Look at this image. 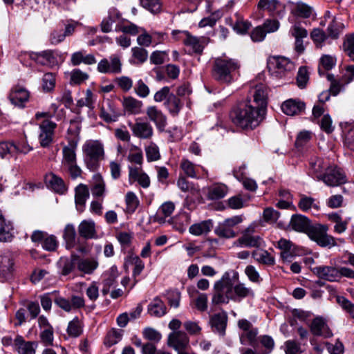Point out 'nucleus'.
<instances>
[{"mask_svg":"<svg viewBox=\"0 0 354 354\" xmlns=\"http://www.w3.org/2000/svg\"><path fill=\"white\" fill-rule=\"evenodd\" d=\"M120 13L113 9L109 10L107 17H104L101 23V30L103 32H109L112 30L113 24L120 18Z\"/></svg>","mask_w":354,"mask_h":354,"instance_id":"47","label":"nucleus"},{"mask_svg":"<svg viewBox=\"0 0 354 354\" xmlns=\"http://www.w3.org/2000/svg\"><path fill=\"white\" fill-rule=\"evenodd\" d=\"M45 182L49 188L59 194H64L67 190V187L63 179L53 173L46 175Z\"/></svg>","mask_w":354,"mask_h":354,"instance_id":"29","label":"nucleus"},{"mask_svg":"<svg viewBox=\"0 0 354 354\" xmlns=\"http://www.w3.org/2000/svg\"><path fill=\"white\" fill-rule=\"evenodd\" d=\"M129 180L137 181L143 188H147L150 185L149 176L142 171V167L129 166Z\"/></svg>","mask_w":354,"mask_h":354,"instance_id":"26","label":"nucleus"},{"mask_svg":"<svg viewBox=\"0 0 354 354\" xmlns=\"http://www.w3.org/2000/svg\"><path fill=\"white\" fill-rule=\"evenodd\" d=\"M35 62L42 65L53 67L57 64V60L52 50H44L41 53H35Z\"/></svg>","mask_w":354,"mask_h":354,"instance_id":"35","label":"nucleus"},{"mask_svg":"<svg viewBox=\"0 0 354 354\" xmlns=\"http://www.w3.org/2000/svg\"><path fill=\"white\" fill-rule=\"evenodd\" d=\"M298 207L304 212H307L311 209L318 212L320 209L319 203H317L315 198L304 194L300 196Z\"/></svg>","mask_w":354,"mask_h":354,"instance_id":"48","label":"nucleus"},{"mask_svg":"<svg viewBox=\"0 0 354 354\" xmlns=\"http://www.w3.org/2000/svg\"><path fill=\"white\" fill-rule=\"evenodd\" d=\"M118 276L119 272L118 268L115 266H111L105 274V279L103 282V288L102 290V292L104 295L109 293L111 287L116 283V279Z\"/></svg>","mask_w":354,"mask_h":354,"instance_id":"38","label":"nucleus"},{"mask_svg":"<svg viewBox=\"0 0 354 354\" xmlns=\"http://www.w3.org/2000/svg\"><path fill=\"white\" fill-rule=\"evenodd\" d=\"M164 104L169 113L173 116L177 115L183 106L180 99L174 93L169 95Z\"/></svg>","mask_w":354,"mask_h":354,"instance_id":"46","label":"nucleus"},{"mask_svg":"<svg viewBox=\"0 0 354 354\" xmlns=\"http://www.w3.org/2000/svg\"><path fill=\"white\" fill-rule=\"evenodd\" d=\"M237 326L240 330V343L244 346H255L257 342L258 328L254 327L252 324L246 319L238 320Z\"/></svg>","mask_w":354,"mask_h":354,"instance_id":"7","label":"nucleus"},{"mask_svg":"<svg viewBox=\"0 0 354 354\" xmlns=\"http://www.w3.org/2000/svg\"><path fill=\"white\" fill-rule=\"evenodd\" d=\"M305 106V103L299 100L289 99L283 102L281 110L288 115H295L301 113Z\"/></svg>","mask_w":354,"mask_h":354,"instance_id":"27","label":"nucleus"},{"mask_svg":"<svg viewBox=\"0 0 354 354\" xmlns=\"http://www.w3.org/2000/svg\"><path fill=\"white\" fill-rule=\"evenodd\" d=\"M189 342V339L187 335L183 331H174L168 336V345L179 352L185 349L188 346Z\"/></svg>","mask_w":354,"mask_h":354,"instance_id":"21","label":"nucleus"},{"mask_svg":"<svg viewBox=\"0 0 354 354\" xmlns=\"http://www.w3.org/2000/svg\"><path fill=\"white\" fill-rule=\"evenodd\" d=\"M146 114L160 131L165 130L167 126V117L160 109L156 106H150L147 108Z\"/></svg>","mask_w":354,"mask_h":354,"instance_id":"19","label":"nucleus"},{"mask_svg":"<svg viewBox=\"0 0 354 354\" xmlns=\"http://www.w3.org/2000/svg\"><path fill=\"white\" fill-rule=\"evenodd\" d=\"M328 218L335 223L334 226L335 232L342 234L346 230L349 219L343 220L341 216L337 213L328 214Z\"/></svg>","mask_w":354,"mask_h":354,"instance_id":"49","label":"nucleus"},{"mask_svg":"<svg viewBox=\"0 0 354 354\" xmlns=\"http://www.w3.org/2000/svg\"><path fill=\"white\" fill-rule=\"evenodd\" d=\"M78 232L81 237L86 239H97L98 236L95 223L93 220H84L78 225Z\"/></svg>","mask_w":354,"mask_h":354,"instance_id":"28","label":"nucleus"},{"mask_svg":"<svg viewBox=\"0 0 354 354\" xmlns=\"http://www.w3.org/2000/svg\"><path fill=\"white\" fill-rule=\"evenodd\" d=\"M310 37L313 42L315 44L316 46L321 48L326 39L327 36L322 30L319 28H315L310 33Z\"/></svg>","mask_w":354,"mask_h":354,"instance_id":"64","label":"nucleus"},{"mask_svg":"<svg viewBox=\"0 0 354 354\" xmlns=\"http://www.w3.org/2000/svg\"><path fill=\"white\" fill-rule=\"evenodd\" d=\"M71 63L74 66L80 65L82 63L91 65L96 62V59L93 55H85L83 51L75 52L71 55Z\"/></svg>","mask_w":354,"mask_h":354,"instance_id":"44","label":"nucleus"},{"mask_svg":"<svg viewBox=\"0 0 354 354\" xmlns=\"http://www.w3.org/2000/svg\"><path fill=\"white\" fill-rule=\"evenodd\" d=\"M343 50L351 59H354V32L345 36Z\"/></svg>","mask_w":354,"mask_h":354,"instance_id":"58","label":"nucleus"},{"mask_svg":"<svg viewBox=\"0 0 354 354\" xmlns=\"http://www.w3.org/2000/svg\"><path fill=\"white\" fill-rule=\"evenodd\" d=\"M66 331L68 336L71 337H77L82 334V324L77 317L69 322Z\"/></svg>","mask_w":354,"mask_h":354,"instance_id":"52","label":"nucleus"},{"mask_svg":"<svg viewBox=\"0 0 354 354\" xmlns=\"http://www.w3.org/2000/svg\"><path fill=\"white\" fill-rule=\"evenodd\" d=\"M180 166L187 176L192 178H198L196 175V168L198 167V165H194L188 159L183 158Z\"/></svg>","mask_w":354,"mask_h":354,"instance_id":"54","label":"nucleus"},{"mask_svg":"<svg viewBox=\"0 0 354 354\" xmlns=\"http://www.w3.org/2000/svg\"><path fill=\"white\" fill-rule=\"evenodd\" d=\"M127 160L131 164L138 165L134 166L135 167H142L143 163V153L142 149L136 145H131L129 149Z\"/></svg>","mask_w":354,"mask_h":354,"instance_id":"41","label":"nucleus"},{"mask_svg":"<svg viewBox=\"0 0 354 354\" xmlns=\"http://www.w3.org/2000/svg\"><path fill=\"white\" fill-rule=\"evenodd\" d=\"M268 66L274 75L281 77L285 72L294 68V64L284 57H273L269 59Z\"/></svg>","mask_w":354,"mask_h":354,"instance_id":"13","label":"nucleus"},{"mask_svg":"<svg viewBox=\"0 0 354 354\" xmlns=\"http://www.w3.org/2000/svg\"><path fill=\"white\" fill-rule=\"evenodd\" d=\"M186 37L183 43L187 47H189L192 53H201L204 47L207 44L208 39L206 37H196L192 36L188 32H183Z\"/></svg>","mask_w":354,"mask_h":354,"instance_id":"22","label":"nucleus"},{"mask_svg":"<svg viewBox=\"0 0 354 354\" xmlns=\"http://www.w3.org/2000/svg\"><path fill=\"white\" fill-rule=\"evenodd\" d=\"M95 99L91 90H87L85 94V97L79 100L77 102L78 107L87 106L90 109L94 108V103Z\"/></svg>","mask_w":354,"mask_h":354,"instance_id":"63","label":"nucleus"},{"mask_svg":"<svg viewBox=\"0 0 354 354\" xmlns=\"http://www.w3.org/2000/svg\"><path fill=\"white\" fill-rule=\"evenodd\" d=\"M15 351L18 354H35L37 343L26 341L21 335H17L13 342Z\"/></svg>","mask_w":354,"mask_h":354,"instance_id":"23","label":"nucleus"},{"mask_svg":"<svg viewBox=\"0 0 354 354\" xmlns=\"http://www.w3.org/2000/svg\"><path fill=\"white\" fill-rule=\"evenodd\" d=\"M15 260L11 252L6 250L0 254V281L7 282L12 279Z\"/></svg>","mask_w":354,"mask_h":354,"instance_id":"10","label":"nucleus"},{"mask_svg":"<svg viewBox=\"0 0 354 354\" xmlns=\"http://www.w3.org/2000/svg\"><path fill=\"white\" fill-rule=\"evenodd\" d=\"M122 105L125 112L131 115H138L142 112L143 104L141 101L128 96L123 99Z\"/></svg>","mask_w":354,"mask_h":354,"instance_id":"36","label":"nucleus"},{"mask_svg":"<svg viewBox=\"0 0 354 354\" xmlns=\"http://www.w3.org/2000/svg\"><path fill=\"white\" fill-rule=\"evenodd\" d=\"M239 65L235 59L223 57L216 58L212 69V76L218 82L230 84L234 80V73Z\"/></svg>","mask_w":354,"mask_h":354,"instance_id":"4","label":"nucleus"},{"mask_svg":"<svg viewBox=\"0 0 354 354\" xmlns=\"http://www.w3.org/2000/svg\"><path fill=\"white\" fill-rule=\"evenodd\" d=\"M57 124L50 119H44L39 124L38 140L42 147H48L53 142Z\"/></svg>","mask_w":354,"mask_h":354,"instance_id":"9","label":"nucleus"},{"mask_svg":"<svg viewBox=\"0 0 354 354\" xmlns=\"http://www.w3.org/2000/svg\"><path fill=\"white\" fill-rule=\"evenodd\" d=\"M310 332L315 336H322L325 338L333 336V333L330 329L327 321L322 317H315L310 324Z\"/></svg>","mask_w":354,"mask_h":354,"instance_id":"15","label":"nucleus"},{"mask_svg":"<svg viewBox=\"0 0 354 354\" xmlns=\"http://www.w3.org/2000/svg\"><path fill=\"white\" fill-rule=\"evenodd\" d=\"M319 180H322L326 185L336 187L346 183V177L343 170L337 166L328 167L322 174Z\"/></svg>","mask_w":354,"mask_h":354,"instance_id":"11","label":"nucleus"},{"mask_svg":"<svg viewBox=\"0 0 354 354\" xmlns=\"http://www.w3.org/2000/svg\"><path fill=\"white\" fill-rule=\"evenodd\" d=\"M323 160L317 156H312L309 160V174L318 180L323 174Z\"/></svg>","mask_w":354,"mask_h":354,"instance_id":"45","label":"nucleus"},{"mask_svg":"<svg viewBox=\"0 0 354 354\" xmlns=\"http://www.w3.org/2000/svg\"><path fill=\"white\" fill-rule=\"evenodd\" d=\"M289 225L293 230L299 232H308L310 227L308 218L301 214L292 215Z\"/></svg>","mask_w":354,"mask_h":354,"instance_id":"37","label":"nucleus"},{"mask_svg":"<svg viewBox=\"0 0 354 354\" xmlns=\"http://www.w3.org/2000/svg\"><path fill=\"white\" fill-rule=\"evenodd\" d=\"M122 62L118 55H112L108 59H102L97 64V71L104 74H119L122 72Z\"/></svg>","mask_w":354,"mask_h":354,"instance_id":"14","label":"nucleus"},{"mask_svg":"<svg viewBox=\"0 0 354 354\" xmlns=\"http://www.w3.org/2000/svg\"><path fill=\"white\" fill-rule=\"evenodd\" d=\"M77 234L75 226L73 224H67L63 232V239L65 241L66 248L71 250L76 245Z\"/></svg>","mask_w":354,"mask_h":354,"instance_id":"40","label":"nucleus"},{"mask_svg":"<svg viewBox=\"0 0 354 354\" xmlns=\"http://www.w3.org/2000/svg\"><path fill=\"white\" fill-rule=\"evenodd\" d=\"M227 193V187L224 184H215L208 189L207 197L210 200L223 198Z\"/></svg>","mask_w":354,"mask_h":354,"instance_id":"50","label":"nucleus"},{"mask_svg":"<svg viewBox=\"0 0 354 354\" xmlns=\"http://www.w3.org/2000/svg\"><path fill=\"white\" fill-rule=\"evenodd\" d=\"M344 28V24L335 18L328 26V35L333 39H337Z\"/></svg>","mask_w":354,"mask_h":354,"instance_id":"55","label":"nucleus"},{"mask_svg":"<svg viewBox=\"0 0 354 354\" xmlns=\"http://www.w3.org/2000/svg\"><path fill=\"white\" fill-rule=\"evenodd\" d=\"M145 153L148 162L157 161L160 158L159 148L154 142H150L145 147Z\"/></svg>","mask_w":354,"mask_h":354,"instance_id":"56","label":"nucleus"},{"mask_svg":"<svg viewBox=\"0 0 354 354\" xmlns=\"http://www.w3.org/2000/svg\"><path fill=\"white\" fill-rule=\"evenodd\" d=\"M254 292L239 281V274L235 270L225 272L213 286L211 301L213 305L227 304L230 301L240 302L245 298H253Z\"/></svg>","mask_w":354,"mask_h":354,"instance_id":"1","label":"nucleus"},{"mask_svg":"<svg viewBox=\"0 0 354 354\" xmlns=\"http://www.w3.org/2000/svg\"><path fill=\"white\" fill-rule=\"evenodd\" d=\"M129 127L133 135L140 139H151L153 135V128L149 122L138 118L134 122H129Z\"/></svg>","mask_w":354,"mask_h":354,"instance_id":"12","label":"nucleus"},{"mask_svg":"<svg viewBox=\"0 0 354 354\" xmlns=\"http://www.w3.org/2000/svg\"><path fill=\"white\" fill-rule=\"evenodd\" d=\"M213 227V223L211 219L205 220L202 222L192 225L189 228L190 234L194 236H201L207 234Z\"/></svg>","mask_w":354,"mask_h":354,"instance_id":"39","label":"nucleus"},{"mask_svg":"<svg viewBox=\"0 0 354 354\" xmlns=\"http://www.w3.org/2000/svg\"><path fill=\"white\" fill-rule=\"evenodd\" d=\"M328 227L326 225L316 224L310 226L307 232L308 237L321 247L331 248L337 245L335 239L328 234Z\"/></svg>","mask_w":354,"mask_h":354,"instance_id":"6","label":"nucleus"},{"mask_svg":"<svg viewBox=\"0 0 354 354\" xmlns=\"http://www.w3.org/2000/svg\"><path fill=\"white\" fill-rule=\"evenodd\" d=\"M77 140L71 139L62 149L61 169L64 172H67L73 179L82 174V169L77 162Z\"/></svg>","mask_w":354,"mask_h":354,"instance_id":"3","label":"nucleus"},{"mask_svg":"<svg viewBox=\"0 0 354 354\" xmlns=\"http://www.w3.org/2000/svg\"><path fill=\"white\" fill-rule=\"evenodd\" d=\"M119 115L118 110L110 101H107L102 105L100 116L105 122H115L118 120Z\"/></svg>","mask_w":354,"mask_h":354,"instance_id":"34","label":"nucleus"},{"mask_svg":"<svg viewBox=\"0 0 354 354\" xmlns=\"http://www.w3.org/2000/svg\"><path fill=\"white\" fill-rule=\"evenodd\" d=\"M252 255L256 261L264 265L273 266L275 263L274 257L263 249L254 250Z\"/></svg>","mask_w":354,"mask_h":354,"instance_id":"43","label":"nucleus"},{"mask_svg":"<svg viewBox=\"0 0 354 354\" xmlns=\"http://www.w3.org/2000/svg\"><path fill=\"white\" fill-rule=\"evenodd\" d=\"M336 59L335 57L325 55L320 58L319 73L320 75H324L325 71H329L333 68L335 65Z\"/></svg>","mask_w":354,"mask_h":354,"instance_id":"53","label":"nucleus"},{"mask_svg":"<svg viewBox=\"0 0 354 354\" xmlns=\"http://www.w3.org/2000/svg\"><path fill=\"white\" fill-rule=\"evenodd\" d=\"M91 194L93 197L104 198L106 193V183L100 174H95L91 180Z\"/></svg>","mask_w":354,"mask_h":354,"instance_id":"32","label":"nucleus"},{"mask_svg":"<svg viewBox=\"0 0 354 354\" xmlns=\"http://www.w3.org/2000/svg\"><path fill=\"white\" fill-rule=\"evenodd\" d=\"M148 311L151 316L160 317L166 314L167 308L164 302L157 297L149 305Z\"/></svg>","mask_w":354,"mask_h":354,"instance_id":"42","label":"nucleus"},{"mask_svg":"<svg viewBox=\"0 0 354 354\" xmlns=\"http://www.w3.org/2000/svg\"><path fill=\"white\" fill-rule=\"evenodd\" d=\"M122 330L115 328H111L107 332L104 344L106 346L111 347L118 344L122 339Z\"/></svg>","mask_w":354,"mask_h":354,"instance_id":"51","label":"nucleus"},{"mask_svg":"<svg viewBox=\"0 0 354 354\" xmlns=\"http://www.w3.org/2000/svg\"><path fill=\"white\" fill-rule=\"evenodd\" d=\"M264 111L255 107L250 100L239 103L230 113L233 123L242 129H253L263 120Z\"/></svg>","mask_w":354,"mask_h":354,"instance_id":"2","label":"nucleus"},{"mask_svg":"<svg viewBox=\"0 0 354 354\" xmlns=\"http://www.w3.org/2000/svg\"><path fill=\"white\" fill-rule=\"evenodd\" d=\"M209 324L212 330L223 337L225 335V330L227 324V315L225 312L218 313L210 316Z\"/></svg>","mask_w":354,"mask_h":354,"instance_id":"16","label":"nucleus"},{"mask_svg":"<svg viewBox=\"0 0 354 354\" xmlns=\"http://www.w3.org/2000/svg\"><path fill=\"white\" fill-rule=\"evenodd\" d=\"M255 228L256 225L254 224L250 225L242 232L241 236L234 242L233 245L240 248H259L263 246L264 241L262 238L254 235Z\"/></svg>","mask_w":354,"mask_h":354,"instance_id":"8","label":"nucleus"},{"mask_svg":"<svg viewBox=\"0 0 354 354\" xmlns=\"http://www.w3.org/2000/svg\"><path fill=\"white\" fill-rule=\"evenodd\" d=\"M175 209V204L171 201L163 203L158 209L154 216V221L159 224L166 222V218L170 216Z\"/></svg>","mask_w":354,"mask_h":354,"instance_id":"33","label":"nucleus"},{"mask_svg":"<svg viewBox=\"0 0 354 354\" xmlns=\"http://www.w3.org/2000/svg\"><path fill=\"white\" fill-rule=\"evenodd\" d=\"M289 34L295 39H304L307 37L308 31L300 23L296 22L290 28Z\"/></svg>","mask_w":354,"mask_h":354,"instance_id":"59","label":"nucleus"},{"mask_svg":"<svg viewBox=\"0 0 354 354\" xmlns=\"http://www.w3.org/2000/svg\"><path fill=\"white\" fill-rule=\"evenodd\" d=\"M215 234L220 237L232 239L236 236L235 231L220 222L214 230Z\"/></svg>","mask_w":354,"mask_h":354,"instance_id":"57","label":"nucleus"},{"mask_svg":"<svg viewBox=\"0 0 354 354\" xmlns=\"http://www.w3.org/2000/svg\"><path fill=\"white\" fill-rule=\"evenodd\" d=\"M77 254H72L70 257H61L57 263L58 272L62 276H67L77 268Z\"/></svg>","mask_w":354,"mask_h":354,"instance_id":"25","label":"nucleus"},{"mask_svg":"<svg viewBox=\"0 0 354 354\" xmlns=\"http://www.w3.org/2000/svg\"><path fill=\"white\" fill-rule=\"evenodd\" d=\"M294 13L302 18H308L312 14V8L302 2H297L294 7Z\"/></svg>","mask_w":354,"mask_h":354,"instance_id":"60","label":"nucleus"},{"mask_svg":"<svg viewBox=\"0 0 354 354\" xmlns=\"http://www.w3.org/2000/svg\"><path fill=\"white\" fill-rule=\"evenodd\" d=\"M77 269L85 274H92L99 267V259L97 256L81 257L77 254L76 259Z\"/></svg>","mask_w":354,"mask_h":354,"instance_id":"17","label":"nucleus"},{"mask_svg":"<svg viewBox=\"0 0 354 354\" xmlns=\"http://www.w3.org/2000/svg\"><path fill=\"white\" fill-rule=\"evenodd\" d=\"M84 155V161L90 171H95L100 165V161L104 158L103 144L99 140H87L82 147Z\"/></svg>","mask_w":354,"mask_h":354,"instance_id":"5","label":"nucleus"},{"mask_svg":"<svg viewBox=\"0 0 354 354\" xmlns=\"http://www.w3.org/2000/svg\"><path fill=\"white\" fill-rule=\"evenodd\" d=\"M277 248L281 250V257L284 261H290L295 254V245L289 240L281 239L277 242Z\"/></svg>","mask_w":354,"mask_h":354,"instance_id":"31","label":"nucleus"},{"mask_svg":"<svg viewBox=\"0 0 354 354\" xmlns=\"http://www.w3.org/2000/svg\"><path fill=\"white\" fill-rule=\"evenodd\" d=\"M354 62V58L351 59ZM354 80V64L345 66L340 82L342 85L348 84Z\"/></svg>","mask_w":354,"mask_h":354,"instance_id":"62","label":"nucleus"},{"mask_svg":"<svg viewBox=\"0 0 354 354\" xmlns=\"http://www.w3.org/2000/svg\"><path fill=\"white\" fill-rule=\"evenodd\" d=\"M29 97V92L26 88L17 86L10 91L9 100L13 105L24 107L25 103L28 102Z\"/></svg>","mask_w":354,"mask_h":354,"instance_id":"24","label":"nucleus"},{"mask_svg":"<svg viewBox=\"0 0 354 354\" xmlns=\"http://www.w3.org/2000/svg\"><path fill=\"white\" fill-rule=\"evenodd\" d=\"M313 271L319 279L330 282L339 281V268L329 266H319L315 267Z\"/></svg>","mask_w":354,"mask_h":354,"instance_id":"18","label":"nucleus"},{"mask_svg":"<svg viewBox=\"0 0 354 354\" xmlns=\"http://www.w3.org/2000/svg\"><path fill=\"white\" fill-rule=\"evenodd\" d=\"M250 94L253 96V102L252 104H255V107L263 109L265 111V108L267 104L268 88L266 85L259 84L252 88Z\"/></svg>","mask_w":354,"mask_h":354,"instance_id":"20","label":"nucleus"},{"mask_svg":"<svg viewBox=\"0 0 354 354\" xmlns=\"http://www.w3.org/2000/svg\"><path fill=\"white\" fill-rule=\"evenodd\" d=\"M89 198L88 187L84 184L78 185L75 189V202L77 209L80 212L84 210L86 202Z\"/></svg>","mask_w":354,"mask_h":354,"instance_id":"30","label":"nucleus"},{"mask_svg":"<svg viewBox=\"0 0 354 354\" xmlns=\"http://www.w3.org/2000/svg\"><path fill=\"white\" fill-rule=\"evenodd\" d=\"M125 201L127 210L130 212H135L140 204L137 196L132 192H129L127 193L125 196Z\"/></svg>","mask_w":354,"mask_h":354,"instance_id":"61","label":"nucleus"}]
</instances>
